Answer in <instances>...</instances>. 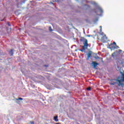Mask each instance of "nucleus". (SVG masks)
<instances>
[{"label": "nucleus", "instance_id": "nucleus-21", "mask_svg": "<svg viewBox=\"0 0 124 124\" xmlns=\"http://www.w3.org/2000/svg\"><path fill=\"white\" fill-rule=\"evenodd\" d=\"M117 78H121V77H118Z\"/></svg>", "mask_w": 124, "mask_h": 124}, {"label": "nucleus", "instance_id": "nucleus-23", "mask_svg": "<svg viewBox=\"0 0 124 124\" xmlns=\"http://www.w3.org/2000/svg\"><path fill=\"white\" fill-rule=\"evenodd\" d=\"M56 124H60V123H56Z\"/></svg>", "mask_w": 124, "mask_h": 124}, {"label": "nucleus", "instance_id": "nucleus-5", "mask_svg": "<svg viewBox=\"0 0 124 124\" xmlns=\"http://www.w3.org/2000/svg\"><path fill=\"white\" fill-rule=\"evenodd\" d=\"M93 66L94 68H95L97 65H98V63L95 62H92Z\"/></svg>", "mask_w": 124, "mask_h": 124}, {"label": "nucleus", "instance_id": "nucleus-12", "mask_svg": "<svg viewBox=\"0 0 124 124\" xmlns=\"http://www.w3.org/2000/svg\"><path fill=\"white\" fill-rule=\"evenodd\" d=\"M49 30L50 31H53V30H52V28L51 27V26H50L49 27Z\"/></svg>", "mask_w": 124, "mask_h": 124}, {"label": "nucleus", "instance_id": "nucleus-10", "mask_svg": "<svg viewBox=\"0 0 124 124\" xmlns=\"http://www.w3.org/2000/svg\"><path fill=\"white\" fill-rule=\"evenodd\" d=\"M98 11H99V12L100 13H103V10H102L101 8H98Z\"/></svg>", "mask_w": 124, "mask_h": 124}, {"label": "nucleus", "instance_id": "nucleus-4", "mask_svg": "<svg viewBox=\"0 0 124 124\" xmlns=\"http://www.w3.org/2000/svg\"><path fill=\"white\" fill-rule=\"evenodd\" d=\"M93 54V52L92 51H89V53H88V56L87 58V61H89V59L91 58V56H92V54Z\"/></svg>", "mask_w": 124, "mask_h": 124}, {"label": "nucleus", "instance_id": "nucleus-3", "mask_svg": "<svg viewBox=\"0 0 124 124\" xmlns=\"http://www.w3.org/2000/svg\"><path fill=\"white\" fill-rule=\"evenodd\" d=\"M116 46H117V44L115 42H113V44H110V45H109L110 49H115Z\"/></svg>", "mask_w": 124, "mask_h": 124}, {"label": "nucleus", "instance_id": "nucleus-11", "mask_svg": "<svg viewBox=\"0 0 124 124\" xmlns=\"http://www.w3.org/2000/svg\"><path fill=\"white\" fill-rule=\"evenodd\" d=\"M23 99L21 97H18L16 99V100H23Z\"/></svg>", "mask_w": 124, "mask_h": 124}, {"label": "nucleus", "instance_id": "nucleus-8", "mask_svg": "<svg viewBox=\"0 0 124 124\" xmlns=\"http://www.w3.org/2000/svg\"><path fill=\"white\" fill-rule=\"evenodd\" d=\"M54 120L55 122H59V119H58V116H54Z\"/></svg>", "mask_w": 124, "mask_h": 124}, {"label": "nucleus", "instance_id": "nucleus-16", "mask_svg": "<svg viewBox=\"0 0 124 124\" xmlns=\"http://www.w3.org/2000/svg\"><path fill=\"white\" fill-rule=\"evenodd\" d=\"M97 21H98V18H97L96 20H94V22H97Z\"/></svg>", "mask_w": 124, "mask_h": 124}, {"label": "nucleus", "instance_id": "nucleus-18", "mask_svg": "<svg viewBox=\"0 0 124 124\" xmlns=\"http://www.w3.org/2000/svg\"><path fill=\"white\" fill-rule=\"evenodd\" d=\"M87 7H88V8H90L91 7V6H90V5H88V6H87Z\"/></svg>", "mask_w": 124, "mask_h": 124}, {"label": "nucleus", "instance_id": "nucleus-20", "mask_svg": "<svg viewBox=\"0 0 124 124\" xmlns=\"http://www.w3.org/2000/svg\"><path fill=\"white\" fill-rule=\"evenodd\" d=\"M45 67H47L48 66L45 65Z\"/></svg>", "mask_w": 124, "mask_h": 124}, {"label": "nucleus", "instance_id": "nucleus-2", "mask_svg": "<svg viewBox=\"0 0 124 124\" xmlns=\"http://www.w3.org/2000/svg\"><path fill=\"white\" fill-rule=\"evenodd\" d=\"M117 63L118 65V70H120V69H121V67H119V65L123 64V63H124V60L122 59H118L117 60Z\"/></svg>", "mask_w": 124, "mask_h": 124}, {"label": "nucleus", "instance_id": "nucleus-6", "mask_svg": "<svg viewBox=\"0 0 124 124\" xmlns=\"http://www.w3.org/2000/svg\"><path fill=\"white\" fill-rule=\"evenodd\" d=\"M13 51H14V50L13 49H12L9 51V54H10V56H13V55L14 54V52H13Z\"/></svg>", "mask_w": 124, "mask_h": 124}, {"label": "nucleus", "instance_id": "nucleus-13", "mask_svg": "<svg viewBox=\"0 0 124 124\" xmlns=\"http://www.w3.org/2000/svg\"><path fill=\"white\" fill-rule=\"evenodd\" d=\"M91 89L92 88L91 87H88L87 88V91H91Z\"/></svg>", "mask_w": 124, "mask_h": 124}, {"label": "nucleus", "instance_id": "nucleus-9", "mask_svg": "<svg viewBox=\"0 0 124 124\" xmlns=\"http://www.w3.org/2000/svg\"><path fill=\"white\" fill-rule=\"evenodd\" d=\"M120 73L121 74V78H124V71H123V72L120 71Z\"/></svg>", "mask_w": 124, "mask_h": 124}, {"label": "nucleus", "instance_id": "nucleus-19", "mask_svg": "<svg viewBox=\"0 0 124 124\" xmlns=\"http://www.w3.org/2000/svg\"><path fill=\"white\" fill-rule=\"evenodd\" d=\"M87 36H88V37H90L91 36V35H87Z\"/></svg>", "mask_w": 124, "mask_h": 124}, {"label": "nucleus", "instance_id": "nucleus-14", "mask_svg": "<svg viewBox=\"0 0 124 124\" xmlns=\"http://www.w3.org/2000/svg\"><path fill=\"white\" fill-rule=\"evenodd\" d=\"M100 31H102V27L100 26Z\"/></svg>", "mask_w": 124, "mask_h": 124}, {"label": "nucleus", "instance_id": "nucleus-15", "mask_svg": "<svg viewBox=\"0 0 124 124\" xmlns=\"http://www.w3.org/2000/svg\"><path fill=\"white\" fill-rule=\"evenodd\" d=\"M30 124H34V121H30Z\"/></svg>", "mask_w": 124, "mask_h": 124}, {"label": "nucleus", "instance_id": "nucleus-22", "mask_svg": "<svg viewBox=\"0 0 124 124\" xmlns=\"http://www.w3.org/2000/svg\"><path fill=\"white\" fill-rule=\"evenodd\" d=\"M94 58L95 59H97L98 58H96V57H95Z\"/></svg>", "mask_w": 124, "mask_h": 124}, {"label": "nucleus", "instance_id": "nucleus-7", "mask_svg": "<svg viewBox=\"0 0 124 124\" xmlns=\"http://www.w3.org/2000/svg\"><path fill=\"white\" fill-rule=\"evenodd\" d=\"M111 56L114 59H115V58H117V53H116V52H113Z\"/></svg>", "mask_w": 124, "mask_h": 124}, {"label": "nucleus", "instance_id": "nucleus-1", "mask_svg": "<svg viewBox=\"0 0 124 124\" xmlns=\"http://www.w3.org/2000/svg\"><path fill=\"white\" fill-rule=\"evenodd\" d=\"M80 40L83 42V46H82V49H80L79 51L81 52H84V51H86V50L88 49L90 45H89V43H88V40H87V39L82 37Z\"/></svg>", "mask_w": 124, "mask_h": 124}, {"label": "nucleus", "instance_id": "nucleus-17", "mask_svg": "<svg viewBox=\"0 0 124 124\" xmlns=\"http://www.w3.org/2000/svg\"><path fill=\"white\" fill-rule=\"evenodd\" d=\"M7 24H8V26H9V27H10L11 26L10 25V24H9V22H8Z\"/></svg>", "mask_w": 124, "mask_h": 124}]
</instances>
